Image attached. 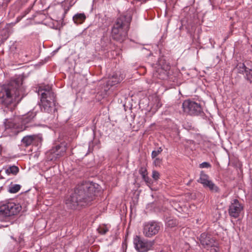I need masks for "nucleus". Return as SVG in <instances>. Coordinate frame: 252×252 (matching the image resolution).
Masks as SVG:
<instances>
[{
  "label": "nucleus",
  "mask_w": 252,
  "mask_h": 252,
  "mask_svg": "<svg viewBox=\"0 0 252 252\" xmlns=\"http://www.w3.org/2000/svg\"><path fill=\"white\" fill-rule=\"evenodd\" d=\"M244 205L237 199L231 200L228 209V213L231 218H238L244 210Z\"/></svg>",
  "instance_id": "nucleus-11"
},
{
  "label": "nucleus",
  "mask_w": 252,
  "mask_h": 252,
  "mask_svg": "<svg viewBox=\"0 0 252 252\" xmlns=\"http://www.w3.org/2000/svg\"><path fill=\"white\" fill-rule=\"evenodd\" d=\"M166 225L170 227H173L177 224V221L175 220H169L166 222Z\"/></svg>",
  "instance_id": "nucleus-25"
},
{
  "label": "nucleus",
  "mask_w": 252,
  "mask_h": 252,
  "mask_svg": "<svg viewBox=\"0 0 252 252\" xmlns=\"http://www.w3.org/2000/svg\"><path fill=\"white\" fill-rule=\"evenodd\" d=\"M22 209L21 206L19 203L9 202L0 205V220L7 218L11 216L16 215Z\"/></svg>",
  "instance_id": "nucleus-6"
},
{
  "label": "nucleus",
  "mask_w": 252,
  "mask_h": 252,
  "mask_svg": "<svg viewBox=\"0 0 252 252\" xmlns=\"http://www.w3.org/2000/svg\"><path fill=\"white\" fill-rule=\"evenodd\" d=\"M160 228L159 222L152 220L145 222L143 225V233L146 237L151 238L157 234Z\"/></svg>",
  "instance_id": "nucleus-9"
},
{
  "label": "nucleus",
  "mask_w": 252,
  "mask_h": 252,
  "mask_svg": "<svg viewBox=\"0 0 252 252\" xmlns=\"http://www.w3.org/2000/svg\"><path fill=\"white\" fill-rule=\"evenodd\" d=\"M4 169L5 173L8 175L11 174L13 175H15L19 171V168L15 165L6 167L4 168Z\"/></svg>",
  "instance_id": "nucleus-19"
},
{
  "label": "nucleus",
  "mask_w": 252,
  "mask_h": 252,
  "mask_svg": "<svg viewBox=\"0 0 252 252\" xmlns=\"http://www.w3.org/2000/svg\"><path fill=\"white\" fill-rule=\"evenodd\" d=\"M206 187L208 188L210 191L213 193H217L220 190L219 187L209 180V177L207 174H206Z\"/></svg>",
  "instance_id": "nucleus-16"
},
{
  "label": "nucleus",
  "mask_w": 252,
  "mask_h": 252,
  "mask_svg": "<svg viewBox=\"0 0 252 252\" xmlns=\"http://www.w3.org/2000/svg\"><path fill=\"white\" fill-rule=\"evenodd\" d=\"M72 19L76 24H81L85 21L86 17L84 13H77L73 16Z\"/></svg>",
  "instance_id": "nucleus-18"
},
{
  "label": "nucleus",
  "mask_w": 252,
  "mask_h": 252,
  "mask_svg": "<svg viewBox=\"0 0 252 252\" xmlns=\"http://www.w3.org/2000/svg\"><path fill=\"white\" fill-rule=\"evenodd\" d=\"M97 231L100 234L105 235L109 231V228L107 227L106 225L103 224L99 225L98 227L97 228Z\"/></svg>",
  "instance_id": "nucleus-22"
},
{
  "label": "nucleus",
  "mask_w": 252,
  "mask_h": 252,
  "mask_svg": "<svg viewBox=\"0 0 252 252\" xmlns=\"http://www.w3.org/2000/svg\"><path fill=\"white\" fill-rule=\"evenodd\" d=\"M204 234L202 233L201 234V236H200V243L201 244L204 246L205 245V240H204V238H203V235Z\"/></svg>",
  "instance_id": "nucleus-31"
},
{
  "label": "nucleus",
  "mask_w": 252,
  "mask_h": 252,
  "mask_svg": "<svg viewBox=\"0 0 252 252\" xmlns=\"http://www.w3.org/2000/svg\"><path fill=\"white\" fill-rule=\"evenodd\" d=\"M23 79L17 77L0 87V105L4 112H12L24 96Z\"/></svg>",
  "instance_id": "nucleus-2"
},
{
  "label": "nucleus",
  "mask_w": 252,
  "mask_h": 252,
  "mask_svg": "<svg viewBox=\"0 0 252 252\" xmlns=\"http://www.w3.org/2000/svg\"><path fill=\"white\" fill-rule=\"evenodd\" d=\"M42 141L40 134L28 135L22 138L21 143L22 145L27 147L32 145L37 146L41 143Z\"/></svg>",
  "instance_id": "nucleus-13"
},
{
  "label": "nucleus",
  "mask_w": 252,
  "mask_h": 252,
  "mask_svg": "<svg viewBox=\"0 0 252 252\" xmlns=\"http://www.w3.org/2000/svg\"><path fill=\"white\" fill-rule=\"evenodd\" d=\"M99 190V186L93 182L78 184L74 191L65 199L66 207L69 209H80L90 205Z\"/></svg>",
  "instance_id": "nucleus-1"
},
{
  "label": "nucleus",
  "mask_w": 252,
  "mask_h": 252,
  "mask_svg": "<svg viewBox=\"0 0 252 252\" xmlns=\"http://www.w3.org/2000/svg\"><path fill=\"white\" fill-rule=\"evenodd\" d=\"M38 94L41 95L39 103L41 111L48 113L54 112L56 110V94L51 87L49 86L39 87Z\"/></svg>",
  "instance_id": "nucleus-5"
},
{
  "label": "nucleus",
  "mask_w": 252,
  "mask_h": 252,
  "mask_svg": "<svg viewBox=\"0 0 252 252\" xmlns=\"http://www.w3.org/2000/svg\"><path fill=\"white\" fill-rule=\"evenodd\" d=\"M139 173L142 175L143 174H148L146 168L145 166H141L139 170Z\"/></svg>",
  "instance_id": "nucleus-27"
},
{
  "label": "nucleus",
  "mask_w": 252,
  "mask_h": 252,
  "mask_svg": "<svg viewBox=\"0 0 252 252\" xmlns=\"http://www.w3.org/2000/svg\"><path fill=\"white\" fill-rule=\"evenodd\" d=\"M101 44L102 47H103L104 49L108 50L112 48V43L111 40L110 38L108 36H103V37L101 39Z\"/></svg>",
  "instance_id": "nucleus-17"
},
{
  "label": "nucleus",
  "mask_w": 252,
  "mask_h": 252,
  "mask_svg": "<svg viewBox=\"0 0 252 252\" xmlns=\"http://www.w3.org/2000/svg\"><path fill=\"white\" fill-rule=\"evenodd\" d=\"M219 245V243L216 239L210 238L206 235V249L209 250V247Z\"/></svg>",
  "instance_id": "nucleus-20"
},
{
  "label": "nucleus",
  "mask_w": 252,
  "mask_h": 252,
  "mask_svg": "<svg viewBox=\"0 0 252 252\" xmlns=\"http://www.w3.org/2000/svg\"><path fill=\"white\" fill-rule=\"evenodd\" d=\"M21 189V186L19 184H11L9 186L8 191L11 193L17 192Z\"/></svg>",
  "instance_id": "nucleus-21"
},
{
  "label": "nucleus",
  "mask_w": 252,
  "mask_h": 252,
  "mask_svg": "<svg viewBox=\"0 0 252 252\" xmlns=\"http://www.w3.org/2000/svg\"><path fill=\"white\" fill-rule=\"evenodd\" d=\"M131 18L129 13L121 15L117 18L111 29L113 39L122 42L126 39Z\"/></svg>",
  "instance_id": "nucleus-4"
},
{
  "label": "nucleus",
  "mask_w": 252,
  "mask_h": 252,
  "mask_svg": "<svg viewBox=\"0 0 252 252\" xmlns=\"http://www.w3.org/2000/svg\"><path fill=\"white\" fill-rule=\"evenodd\" d=\"M211 167V164L209 162H206V168H210Z\"/></svg>",
  "instance_id": "nucleus-35"
},
{
  "label": "nucleus",
  "mask_w": 252,
  "mask_h": 252,
  "mask_svg": "<svg viewBox=\"0 0 252 252\" xmlns=\"http://www.w3.org/2000/svg\"><path fill=\"white\" fill-rule=\"evenodd\" d=\"M209 248H210V252H219V251H220L219 245L211 247H209Z\"/></svg>",
  "instance_id": "nucleus-29"
},
{
  "label": "nucleus",
  "mask_w": 252,
  "mask_h": 252,
  "mask_svg": "<svg viewBox=\"0 0 252 252\" xmlns=\"http://www.w3.org/2000/svg\"><path fill=\"white\" fill-rule=\"evenodd\" d=\"M144 181L145 182L147 186H150L153 184V181L149 177H148L146 179L144 180Z\"/></svg>",
  "instance_id": "nucleus-30"
},
{
  "label": "nucleus",
  "mask_w": 252,
  "mask_h": 252,
  "mask_svg": "<svg viewBox=\"0 0 252 252\" xmlns=\"http://www.w3.org/2000/svg\"><path fill=\"white\" fill-rule=\"evenodd\" d=\"M184 112L190 115H198L202 112V108L199 103L189 99L185 100L182 104Z\"/></svg>",
  "instance_id": "nucleus-8"
},
{
  "label": "nucleus",
  "mask_w": 252,
  "mask_h": 252,
  "mask_svg": "<svg viewBox=\"0 0 252 252\" xmlns=\"http://www.w3.org/2000/svg\"><path fill=\"white\" fill-rule=\"evenodd\" d=\"M152 178L155 180H158L159 178V173L158 171L153 170L152 172Z\"/></svg>",
  "instance_id": "nucleus-26"
},
{
  "label": "nucleus",
  "mask_w": 252,
  "mask_h": 252,
  "mask_svg": "<svg viewBox=\"0 0 252 252\" xmlns=\"http://www.w3.org/2000/svg\"><path fill=\"white\" fill-rule=\"evenodd\" d=\"M238 73L244 75V77L252 85V69L247 67L244 63H239L236 66Z\"/></svg>",
  "instance_id": "nucleus-14"
},
{
  "label": "nucleus",
  "mask_w": 252,
  "mask_h": 252,
  "mask_svg": "<svg viewBox=\"0 0 252 252\" xmlns=\"http://www.w3.org/2000/svg\"><path fill=\"white\" fill-rule=\"evenodd\" d=\"M156 65L154 75L161 80L167 79L170 68L169 63L164 60L160 59Z\"/></svg>",
  "instance_id": "nucleus-10"
},
{
  "label": "nucleus",
  "mask_w": 252,
  "mask_h": 252,
  "mask_svg": "<svg viewBox=\"0 0 252 252\" xmlns=\"http://www.w3.org/2000/svg\"><path fill=\"white\" fill-rule=\"evenodd\" d=\"M199 167L200 168H205V162H203L202 163L200 164Z\"/></svg>",
  "instance_id": "nucleus-34"
},
{
  "label": "nucleus",
  "mask_w": 252,
  "mask_h": 252,
  "mask_svg": "<svg viewBox=\"0 0 252 252\" xmlns=\"http://www.w3.org/2000/svg\"><path fill=\"white\" fill-rule=\"evenodd\" d=\"M125 78V75L121 72L115 73L106 82L107 88L113 87L120 83Z\"/></svg>",
  "instance_id": "nucleus-15"
},
{
  "label": "nucleus",
  "mask_w": 252,
  "mask_h": 252,
  "mask_svg": "<svg viewBox=\"0 0 252 252\" xmlns=\"http://www.w3.org/2000/svg\"><path fill=\"white\" fill-rule=\"evenodd\" d=\"M197 182L202 184L203 186H205V174L204 173L203 171H201L200 177L197 180Z\"/></svg>",
  "instance_id": "nucleus-23"
},
{
  "label": "nucleus",
  "mask_w": 252,
  "mask_h": 252,
  "mask_svg": "<svg viewBox=\"0 0 252 252\" xmlns=\"http://www.w3.org/2000/svg\"><path fill=\"white\" fill-rule=\"evenodd\" d=\"M162 151V149L161 147L158 148L157 150L153 151L151 155L152 158H155Z\"/></svg>",
  "instance_id": "nucleus-24"
},
{
  "label": "nucleus",
  "mask_w": 252,
  "mask_h": 252,
  "mask_svg": "<svg viewBox=\"0 0 252 252\" xmlns=\"http://www.w3.org/2000/svg\"><path fill=\"white\" fill-rule=\"evenodd\" d=\"M142 179L144 180L145 179H146V178L148 177V174H143L141 175Z\"/></svg>",
  "instance_id": "nucleus-33"
},
{
  "label": "nucleus",
  "mask_w": 252,
  "mask_h": 252,
  "mask_svg": "<svg viewBox=\"0 0 252 252\" xmlns=\"http://www.w3.org/2000/svg\"><path fill=\"white\" fill-rule=\"evenodd\" d=\"M68 10H69V7L67 9H64V15H65L67 12Z\"/></svg>",
  "instance_id": "nucleus-37"
},
{
  "label": "nucleus",
  "mask_w": 252,
  "mask_h": 252,
  "mask_svg": "<svg viewBox=\"0 0 252 252\" xmlns=\"http://www.w3.org/2000/svg\"><path fill=\"white\" fill-rule=\"evenodd\" d=\"M160 162V159L159 158H156L154 162L155 164H159Z\"/></svg>",
  "instance_id": "nucleus-32"
},
{
  "label": "nucleus",
  "mask_w": 252,
  "mask_h": 252,
  "mask_svg": "<svg viewBox=\"0 0 252 252\" xmlns=\"http://www.w3.org/2000/svg\"><path fill=\"white\" fill-rule=\"evenodd\" d=\"M1 149H0V155L1 154Z\"/></svg>",
  "instance_id": "nucleus-38"
},
{
  "label": "nucleus",
  "mask_w": 252,
  "mask_h": 252,
  "mask_svg": "<svg viewBox=\"0 0 252 252\" xmlns=\"http://www.w3.org/2000/svg\"><path fill=\"white\" fill-rule=\"evenodd\" d=\"M65 152L64 147L57 145L46 152V157L48 161H56L63 156Z\"/></svg>",
  "instance_id": "nucleus-12"
},
{
  "label": "nucleus",
  "mask_w": 252,
  "mask_h": 252,
  "mask_svg": "<svg viewBox=\"0 0 252 252\" xmlns=\"http://www.w3.org/2000/svg\"><path fill=\"white\" fill-rule=\"evenodd\" d=\"M35 113L33 112H29L19 119L20 125L16 123V119H5L3 122L5 130L10 136L17 135L20 132L36 126L34 122Z\"/></svg>",
  "instance_id": "nucleus-3"
},
{
  "label": "nucleus",
  "mask_w": 252,
  "mask_h": 252,
  "mask_svg": "<svg viewBox=\"0 0 252 252\" xmlns=\"http://www.w3.org/2000/svg\"><path fill=\"white\" fill-rule=\"evenodd\" d=\"M209 40H210V43H211V46H212V47H214V44H213V43H212V39H209Z\"/></svg>",
  "instance_id": "nucleus-36"
},
{
  "label": "nucleus",
  "mask_w": 252,
  "mask_h": 252,
  "mask_svg": "<svg viewBox=\"0 0 252 252\" xmlns=\"http://www.w3.org/2000/svg\"><path fill=\"white\" fill-rule=\"evenodd\" d=\"M154 241L148 240L136 235L133 238L134 248L138 252H146L152 249Z\"/></svg>",
  "instance_id": "nucleus-7"
},
{
  "label": "nucleus",
  "mask_w": 252,
  "mask_h": 252,
  "mask_svg": "<svg viewBox=\"0 0 252 252\" xmlns=\"http://www.w3.org/2000/svg\"><path fill=\"white\" fill-rule=\"evenodd\" d=\"M93 145H94V142H93V141H91L89 142V147H88V152L86 154V156L89 153H92L93 151Z\"/></svg>",
  "instance_id": "nucleus-28"
}]
</instances>
